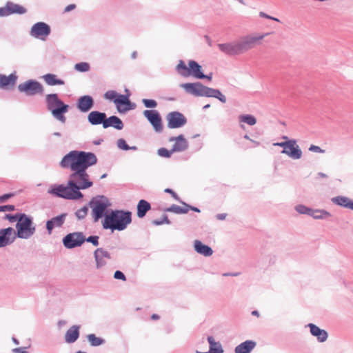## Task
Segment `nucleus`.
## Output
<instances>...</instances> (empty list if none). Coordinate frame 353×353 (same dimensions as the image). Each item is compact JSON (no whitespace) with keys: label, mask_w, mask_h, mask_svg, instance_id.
<instances>
[{"label":"nucleus","mask_w":353,"mask_h":353,"mask_svg":"<svg viewBox=\"0 0 353 353\" xmlns=\"http://www.w3.org/2000/svg\"><path fill=\"white\" fill-rule=\"evenodd\" d=\"M76 5L75 4H70L68 6L65 8L64 12H70L74 9H75Z\"/></svg>","instance_id":"nucleus-55"},{"label":"nucleus","mask_w":353,"mask_h":353,"mask_svg":"<svg viewBox=\"0 0 353 353\" xmlns=\"http://www.w3.org/2000/svg\"><path fill=\"white\" fill-rule=\"evenodd\" d=\"M252 315L257 316H259V312H258V311H256V310H254V311L252 312Z\"/></svg>","instance_id":"nucleus-64"},{"label":"nucleus","mask_w":353,"mask_h":353,"mask_svg":"<svg viewBox=\"0 0 353 353\" xmlns=\"http://www.w3.org/2000/svg\"><path fill=\"white\" fill-rule=\"evenodd\" d=\"M222 52L229 55H238L243 54L239 40L230 43H222Z\"/></svg>","instance_id":"nucleus-17"},{"label":"nucleus","mask_w":353,"mask_h":353,"mask_svg":"<svg viewBox=\"0 0 353 353\" xmlns=\"http://www.w3.org/2000/svg\"><path fill=\"white\" fill-rule=\"evenodd\" d=\"M239 274V272H235V273H224V274H222V276H238Z\"/></svg>","instance_id":"nucleus-59"},{"label":"nucleus","mask_w":353,"mask_h":353,"mask_svg":"<svg viewBox=\"0 0 353 353\" xmlns=\"http://www.w3.org/2000/svg\"><path fill=\"white\" fill-rule=\"evenodd\" d=\"M189 210H192L193 211H195V212H199L200 210L197 208H195V207H191L189 205Z\"/></svg>","instance_id":"nucleus-63"},{"label":"nucleus","mask_w":353,"mask_h":353,"mask_svg":"<svg viewBox=\"0 0 353 353\" xmlns=\"http://www.w3.org/2000/svg\"><path fill=\"white\" fill-rule=\"evenodd\" d=\"M119 94L114 90H108L104 94V98L108 100L113 101L114 103L117 99Z\"/></svg>","instance_id":"nucleus-41"},{"label":"nucleus","mask_w":353,"mask_h":353,"mask_svg":"<svg viewBox=\"0 0 353 353\" xmlns=\"http://www.w3.org/2000/svg\"><path fill=\"white\" fill-rule=\"evenodd\" d=\"M239 121L249 125H254L256 123V119L252 114H241L239 116Z\"/></svg>","instance_id":"nucleus-35"},{"label":"nucleus","mask_w":353,"mask_h":353,"mask_svg":"<svg viewBox=\"0 0 353 353\" xmlns=\"http://www.w3.org/2000/svg\"><path fill=\"white\" fill-rule=\"evenodd\" d=\"M168 211L173 212L176 214H185L189 211V205L185 204L183 207H181L173 205L168 209Z\"/></svg>","instance_id":"nucleus-36"},{"label":"nucleus","mask_w":353,"mask_h":353,"mask_svg":"<svg viewBox=\"0 0 353 353\" xmlns=\"http://www.w3.org/2000/svg\"><path fill=\"white\" fill-rule=\"evenodd\" d=\"M12 196H13V194H6L3 196H0V202H3V201H6L7 199L11 198Z\"/></svg>","instance_id":"nucleus-54"},{"label":"nucleus","mask_w":353,"mask_h":353,"mask_svg":"<svg viewBox=\"0 0 353 353\" xmlns=\"http://www.w3.org/2000/svg\"><path fill=\"white\" fill-rule=\"evenodd\" d=\"M255 346V341L248 340L238 345L235 347L234 352L235 353H250Z\"/></svg>","instance_id":"nucleus-28"},{"label":"nucleus","mask_w":353,"mask_h":353,"mask_svg":"<svg viewBox=\"0 0 353 353\" xmlns=\"http://www.w3.org/2000/svg\"><path fill=\"white\" fill-rule=\"evenodd\" d=\"M208 340L210 343V351L207 352L196 351V353H220L219 348H217V343L214 342V339L212 336H209Z\"/></svg>","instance_id":"nucleus-38"},{"label":"nucleus","mask_w":353,"mask_h":353,"mask_svg":"<svg viewBox=\"0 0 353 353\" xmlns=\"http://www.w3.org/2000/svg\"><path fill=\"white\" fill-rule=\"evenodd\" d=\"M88 208L85 206L79 209L76 212V216L79 219H82L85 217L88 214Z\"/></svg>","instance_id":"nucleus-43"},{"label":"nucleus","mask_w":353,"mask_h":353,"mask_svg":"<svg viewBox=\"0 0 353 353\" xmlns=\"http://www.w3.org/2000/svg\"><path fill=\"white\" fill-rule=\"evenodd\" d=\"M19 92L28 96L43 94L44 88L41 83L34 80H28L18 85Z\"/></svg>","instance_id":"nucleus-10"},{"label":"nucleus","mask_w":353,"mask_h":353,"mask_svg":"<svg viewBox=\"0 0 353 353\" xmlns=\"http://www.w3.org/2000/svg\"><path fill=\"white\" fill-rule=\"evenodd\" d=\"M85 238L81 232H74L67 234L63 239V243L67 248H74L81 245Z\"/></svg>","instance_id":"nucleus-11"},{"label":"nucleus","mask_w":353,"mask_h":353,"mask_svg":"<svg viewBox=\"0 0 353 353\" xmlns=\"http://www.w3.org/2000/svg\"><path fill=\"white\" fill-rule=\"evenodd\" d=\"M110 205L109 201L103 196L95 197L90 201L92 214L95 222L105 215L106 209Z\"/></svg>","instance_id":"nucleus-9"},{"label":"nucleus","mask_w":353,"mask_h":353,"mask_svg":"<svg viewBox=\"0 0 353 353\" xmlns=\"http://www.w3.org/2000/svg\"><path fill=\"white\" fill-rule=\"evenodd\" d=\"M8 12H10V14H24L26 12V9L19 4L14 3L12 2H8L6 3Z\"/></svg>","instance_id":"nucleus-33"},{"label":"nucleus","mask_w":353,"mask_h":353,"mask_svg":"<svg viewBox=\"0 0 353 353\" xmlns=\"http://www.w3.org/2000/svg\"><path fill=\"white\" fill-rule=\"evenodd\" d=\"M97 157L92 152L71 151L61 161L60 165L63 168H70L71 174L69 184L78 188V190L92 186L90 176L86 170L97 163Z\"/></svg>","instance_id":"nucleus-1"},{"label":"nucleus","mask_w":353,"mask_h":353,"mask_svg":"<svg viewBox=\"0 0 353 353\" xmlns=\"http://www.w3.org/2000/svg\"><path fill=\"white\" fill-rule=\"evenodd\" d=\"M13 352L15 353H29L28 352L23 350L22 348H14Z\"/></svg>","instance_id":"nucleus-58"},{"label":"nucleus","mask_w":353,"mask_h":353,"mask_svg":"<svg viewBox=\"0 0 353 353\" xmlns=\"http://www.w3.org/2000/svg\"><path fill=\"white\" fill-rule=\"evenodd\" d=\"M79 326L72 325L66 332L65 334V340L68 343L75 342L79 336Z\"/></svg>","instance_id":"nucleus-26"},{"label":"nucleus","mask_w":353,"mask_h":353,"mask_svg":"<svg viewBox=\"0 0 353 353\" xmlns=\"http://www.w3.org/2000/svg\"><path fill=\"white\" fill-rule=\"evenodd\" d=\"M159 318H160L158 314H152L151 316V319L152 320H158V319H159Z\"/></svg>","instance_id":"nucleus-61"},{"label":"nucleus","mask_w":353,"mask_h":353,"mask_svg":"<svg viewBox=\"0 0 353 353\" xmlns=\"http://www.w3.org/2000/svg\"><path fill=\"white\" fill-rule=\"evenodd\" d=\"M46 83L48 85H64V81L57 78V76L54 74H46L42 77Z\"/></svg>","instance_id":"nucleus-31"},{"label":"nucleus","mask_w":353,"mask_h":353,"mask_svg":"<svg viewBox=\"0 0 353 353\" xmlns=\"http://www.w3.org/2000/svg\"><path fill=\"white\" fill-rule=\"evenodd\" d=\"M87 339L92 346H99L104 342L103 339L96 336L94 334H88Z\"/></svg>","instance_id":"nucleus-37"},{"label":"nucleus","mask_w":353,"mask_h":353,"mask_svg":"<svg viewBox=\"0 0 353 353\" xmlns=\"http://www.w3.org/2000/svg\"><path fill=\"white\" fill-rule=\"evenodd\" d=\"M176 70L180 75L184 77L192 76L196 79H201L204 78H208L209 79H210V77L205 75L202 72V67L198 63L193 60H190L188 61V66L185 65L183 61H179V63L176 67Z\"/></svg>","instance_id":"nucleus-4"},{"label":"nucleus","mask_w":353,"mask_h":353,"mask_svg":"<svg viewBox=\"0 0 353 353\" xmlns=\"http://www.w3.org/2000/svg\"><path fill=\"white\" fill-rule=\"evenodd\" d=\"M48 109L52 114L59 121L64 123L65 117L63 114L67 112L69 106L64 104L58 97L57 94H49L46 97Z\"/></svg>","instance_id":"nucleus-3"},{"label":"nucleus","mask_w":353,"mask_h":353,"mask_svg":"<svg viewBox=\"0 0 353 353\" xmlns=\"http://www.w3.org/2000/svg\"><path fill=\"white\" fill-rule=\"evenodd\" d=\"M165 192H168L169 194H171L172 196L174 198V199H177V195L176 194L172 191L171 189H169V188H167L165 190Z\"/></svg>","instance_id":"nucleus-57"},{"label":"nucleus","mask_w":353,"mask_h":353,"mask_svg":"<svg viewBox=\"0 0 353 353\" xmlns=\"http://www.w3.org/2000/svg\"><path fill=\"white\" fill-rule=\"evenodd\" d=\"M103 127L104 128L113 127L117 130H121L123 128V124L119 117L116 116H111L108 119H106V117L105 118Z\"/></svg>","instance_id":"nucleus-29"},{"label":"nucleus","mask_w":353,"mask_h":353,"mask_svg":"<svg viewBox=\"0 0 353 353\" xmlns=\"http://www.w3.org/2000/svg\"><path fill=\"white\" fill-rule=\"evenodd\" d=\"M332 202L335 205L353 210V200L344 196H337L332 198Z\"/></svg>","instance_id":"nucleus-23"},{"label":"nucleus","mask_w":353,"mask_h":353,"mask_svg":"<svg viewBox=\"0 0 353 353\" xmlns=\"http://www.w3.org/2000/svg\"><path fill=\"white\" fill-rule=\"evenodd\" d=\"M290 140H288L285 142H277V143H273V145L274 146H279V147H281V148H283V150H286L288 145L290 143Z\"/></svg>","instance_id":"nucleus-49"},{"label":"nucleus","mask_w":353,"mask_h":353,"mask_svg":"<svg viewBox=\"0 0 353 353\" xmlns=\"http://www.w3.org/2000/svg\"><path fill=\"white\" fill-rule=\"evenodd\" d=\"M311 209L312 208L302 204H299L295 206L296 211L301 214H307L310 216Z\"/></svg>","instance_id":"nucleus-39"},{"label":"nucleus","mask_w":353,"mask_h":353,"mask_svg":"<svg viewBox=\"0 0 353 353\" xmlns=\"http://www.w3.org/2000/svg\"><path fill=\"white\" fill-rule=\"evenodd\" d=\"M114 278L116 279H120V280H122L123 281H126V277L124 275V274L121 272V271H116L114 274Z\"/></svg>","instance_id":"nucleus-48"},{"label":"nucleus","mask_w":353,"mask_h":353,"mask_svg":"<svg viewBox=\"0 0 353 353\" xmlns=\"http://www.w3.org/2000/svg\"><path fill=\"white\" fill-rule=\"evenodd\" d=\"M169 128H179L187 123L185 117L179 112H171L166 116Z\"/></svg>","instance_id":"nucleus-12"},{"label":"nucleus","mask_w":353,"mask_h":353,"mask_svg":"<svg viewBox=\"0 0 353 353\" xmlns=\"http://www.w3.org/2000/svg\"><path fill=\"white\" fill-rule=\"evenodd\" d=\"M309 151L316 153H324L325 150L321 149L319 146L311 145L309 148Z\"/></svg>","instance_id":"nucleus-47"},{"label":"nucleus","mask_w":353,"mask_h":353,"mask_svg":"<svg viewBox=\"0 0 353 353\" xmlns=\"http://www.w3.org/2000/svg\"><path fill=\"white\" fill-rule=\"evenodd\" d=\"M94 257L97 267V268H99L106 263L107 260L110 259V254L107 251H105L101 248H99L94 252Z\"/></svg>","instance_id":"nucleus-22"},{"label":"nucleus","mask_w":353,"mask_h":353,"mask_svg":"<svg viewBox=\"0 0 353 353\" xmlns=\"http://www.w3.org/2000/svg\"><path fill=\"white\" fill-rule=\"evenodd\" d=\"M106 114L103 112L99 111H92L89 113L88 120L92 125H99L102 123L103 125Z\"/></svg>","instance_id":"nucleus-24"},{"label":"nucleus","mask_w":353,"mask_h":353,"mask_svg":"<svg viewBox=\"0 0 353 353\" xmlns=\"http://www.w3.org/2000/svg\"><path fill=\"white\" fill-rule=\"evenodd\" d=\"M50 31V28L48 24L44 22H38L32 26L30 34L35 38L46 40Z\"/></svg>","instance_id":"nucleus-13"},{"label":"nucleus","mask_w":353,"mask_h":353,"mask_svg":"<svg viewBox=\"0 0 353 353\" xmlns=\"http://www.w3.org/2000/svg\"><path fill=\"white\" fill-rule=\"evenodd\" d=\"M21 215V214H17L15 215H6V218L10 221V222H14V221H17L18 222V220H19V216Z\"/></svg>","instance_id":"nucleus-51"},{"label":"nucleus","mask_w":353,"mask_h":353,"mask_svg":"<svg viewBox=\"0 0 353 353\" xmlns=\"http://www.w3.org/2000/svg\"><path fill=\"white\" fill-rule=\"evenodd\" d=\"M170 141H174V144L172 148V151L174 152L183 151L188 148V142L183 135L171 138Z\"/></svg>","instance_id":"nucleus-27"},{"label":"nucleus","mask_w":353,"mask_h":353,"mask_svg":"<svg viewBox=\"0 0 353 353\" xmlns=\"http://www.w3.org/2000/svg\"><path fill=\"white\" fill-rule=\"evenodd\" d=\"M94 105V100L92 97L89 95H84L81 97L77 101V108L82 112H87Z\"/></svg>","instance_id":"nucleus-18"},{"label":"nucleus","mask_w":353,"mask_h":353,"mask_svg":"<svg viewBox=\"0 0 353 353\" xmlns=\"http://www.w3.org/2000/svg\"><path fill=\"white\" fill-rule=\"evenodd\" d=\"M74 68L79 72H87L90 70V65L86 62H81L75 64Z\"/></svg>","instance_id":"nucleus-40"},{"label":"nucleus","mask_w":353,"mask_h":353,"mask_svg":"<svg viewBox=\"0 0 353 353\" xmlns=\"http://www.w3.org/2000/svg\"><path fill=\"white\" fill-rule=\"evenodd\" d=\"M250 141L253 143V146L254 147H257L260 145V143L259 141H254V140H250Z\"/></svg>","instance_id":"nucleus-62"},{"label":"nucleus","mask_w":353,"mask_h":353,"mask_svg":"<svg viewBox=\"0 0 353 353\" xmlns=\"http://www.w3.org/2000/svg\"><path fill=\"white\" fill-rule=\"evenodd\" d=\"M259 16L262 18H265L268 19H273V17L268 15V14L265 13L264 12H260Z\"/></svg>","instance_id":"nucleus-56"},{"label":"nucleus","mask_w":353,"mask_h":353,"mask_svg":"<svg viewBox=\"0 0 353 353\" xmlns=\"http://www.w3.org/2000/svg\"><path fill=\"white\" fill-rule=\"evenodd\" d=\"M180 86L184 88L187 92L194 96L214 97L221 99L219 97L221 92L219 90L205 87L199 82L183 83Z\"/></svg>","instance_id":"nucleus-7"},{"label":"nucleus","mask_w":353,"mask_h":353,"mask_svg":"<svg viewBox=\"0 0 353 353\" xmlns=\"http://www.w3.org/2000/svg\"><path fill=\"white\" fill-rule=\"evenodd\" d=\"M8 15H10V12H8L7 5L6 4L4 7L0 8V16L3 17Z\"/></svg>","instance_id":"nucleus-52"},{"label":"nucleus","mask_w":353,"mask_h":353,"mask_svg":"<svg viewBox=\"0 0 353 353\" xmlns=\"http://www.w3.org/2000/svg\"><path fill=\"white\" fill-rule=\"evenodd\" d=\"M270 33H254V34H248L241 37L239 39L240 47L242 51V53H245L256 46L260 45L261 43V41L264 39L265 37L269 35Z\"/></svg>","instance_id":"nucleus-8"},{"label":"nucleus","mask_w":353,"mask_h":353,"mask_svg":"<svg viewBox=\"0 0 353 353\" xmlns=\"http://www.w3.org/2000/svg\"><path fill=\"white\" fill-rule=\"evenodd\" d=\"M317 176L321 178H327V176L325 173H323V172H319L317 174Z\"/></svg>","instance_id":"nucleus-60"},{"label":"nucleus","mask_w":353,"mask_h":353,"mask_svg":"<svg viewBox=\"0 0 353 353\" xmlns=\"http://www.w3.org/2000/svg\"><path fill=\"white\" fill-rule=\"evenodd\" d=\"M14 210V205H6L0 206V212H5V211H13Z\"/></svg>","instance_id":"nucleus-50"},{"label":"nucleus","mask_w":353,"mask_h":353,"mask_svg":"<svg viewBox=\"0 0 353 353\" xmlns=\"http://www.w3.org/2000/svg\"><path fill=\"white\" fill-rule=\"evenodd\" d=\"M308 327L310 328L311 334L316 336L319 342H325L327 340L328 334L325 330L319 328L313 323L308 324Z\"/></svg>","instance_id":"nucleus-21"},{"label":"nucleus","mask_w":353,"mask_h":353,"mask_svg":"<svg viewBox=\"0 0 353 353\" xmlns=\"http://www.w3.org/2000/svg\"><path fill=\"white\" fill-rule=\"evenodd\" d=\"M194 246L196 252L202 255L209 256L212 254L213 252L211 248L203 244L202 242L199 240H196L194 241Z\"/></svg>","instance_id":"nucleus-30"},{"label":"nucleus","mask_w":353,"mask_h":353,"mask_svg":"<svg viewBox=\"0 0 353 353\" xmlns=\"http://www.w3.org/2000/svg\"><path fill=\"white\" fill-rule=\"evenodd\" d=\"M151 208L150 204L145 200L141 199L137 205V216L139 218L143 217L147 212Z\"/></svg>","instance_id":"nucleus-32"},{"label":"nucleus","mask_w":353,"mask_h":353,"mask_svg":"<svg viewBox=\"0 0 353 353\" xmlns=\"http://www.w3.org/2000/svg\"><path fill=\"white\" fill-rule=\"evenodd\" d=\"M17 76L11 74L8 76L0 74V88L9 89L13 88L16 83Z\"/></svg>","instance_id":"nucleus-19"},{"label":"nucleus","mask_w":353,"mask_h":353,"mask_svg":"<svg viewBox=\"0 0 353 353\" xmlns=\"http://www.w3.org/2000/svg\"><path fill=\"white\" fill-rule=\"evenodd\" d=\"M51 194L67 199H79L83 197L82 193L78 190V188L71 185L68 182L67 185H55L48 191Z\"/></svg>","instance_id":"nucleus-6"},{"label":"nucleus","mask_w":353,"mask_h":353,"mask_svg":"<svg viewBox=\"0 0 353 353\" xmlns=\"http://www.w3.org/2000/svg\"><path fill=\"white\" fill-rule=\"evenodd\" d=\"M143 115L148 119L156 132H161L163 130L162 119L157 111L147 110L143 112Z\"/></svg>","instance_id":"nucleus-14"},{"label":"nucleus","mask_w":353,"mask_h":353,"mask_svg":"<svg viewBox=\"0 0 353 353\" xmlns=\"http://www.w3.org/2000/svg\"><path fill=\"white\" fill-rule=\"evenodd\" d=\"M290 143L288 145L286 150H283L281 153L287 154L292 159H299L302 157V151L296 144V141L290 139Z\"/></svg>","instance_id":"nucleus-16"},{"label":"nucleus","mask_w":353,"mask_h":353,"mask_svg":"<svg viewBox=\"0 0 353 353\" xmlns=\"http://www.w3.org/2000/svg\"><path fill=\"white\" fill-rule=\"evenodd\" d=\"M65 214H61L59 216L53 217L50 220H48L46 222V229L48 230V233L49 234H52V230L54 228H59L61 227L65 221Z\"/></svg>","instance_id":"nucleus-20"},{"label":"nucleus","mask_w":353,"mask_h":353,"mask_svg":"<svg viewBox=\"0 0 353 353\" xmlns=\"http://www.w3.org/2000/svg\"><path fill=\"white\" fill-rule=\"evenodd\" d=\"M132 221L130 212L123 210H112L110 214H105L103 222L105 229L121 231L125 230Z\"/></svg>","instance_id":"nucleus-2"},{"label":"nucleus","mask_w":353,"mask_h":353,"mask_svg":"<svg viewBox=\"0 0 353 353\" xmlns=\"http://www.w3.org/2000/svg\"><path fill=\"white\" fill-rule=\"evenodd\" d=\"M174 151L167 150L166 148H162L158 150V154L163 157L168 158L171 156Z\"/></svg>","instance_id":"nucleus-44"},{"label":"nucleus","mask_w":353,"mask_h":353,"mask_svg":"<svg viewBox=\"0 0 353 353\" xmlns=\"http://www.w3.org/2000/svg\"><path fill=\"white\" fill-rule=\"evenodd\" d=\"M163 223H169V221L167 216H164L161 221H153V223L157 225H161Z\"/></svg>","instance_id":"nucleus-53"},{"label":"nucleus","mask_w":353,"mask_h":353,"mask_svg":"<svg viewBox=\"0 0 353 353\" xmlns=\"http://www.w3.org/2000/svg\"><path fill=\"white\" fill-rule=\"evenodd\" d=\"M16 237V231L11 227L0 230V248L10 245Z\"/></svg>","instance_id":"nucleus-15"},{"label":"nucleus","mask_w":353,"mask_h":353,"mask_svg":"<svg viewBox=\"0 0 353 353\" xmlns=\"http://www.w3.org/2000/svg\"><path fill=\"white\" fill-rule=\"evenodd\" d=\"M85 241L92 243L94 245L97 246L99 245V236H90Z\"/></svg>","instance_id":"nucleus-46"},{"label":"nucleus","mask_w":353,"mask_h":353,"mask_svg":"<svg viewBox=\"0 0 353 353\" xmlns=\"http://www.w3.org/2000/svg\"><path fill=\"white\" fill-rule=\"evenodd\" d=\"M117 146L120 148V149H122V150H130V149H132V150H135L136 149V147H131L130 148L128 144L126 143L125 141L123 139H119L118 141H117Z\"/></svg>","instance_id":"nucleus-42"},{"label":"nucleus","mask_w":353,"mask_h":353,"mask_svg":"<svg viewBox=\"0 0 353 353\" xmlns=\"http://www.w3.org/2000/svg\"><path fill=\"white\" fill-rule=\"evenodd\" d=\"M16 236L26 239L34 234L36 228L30 217L25 214H21L16 224Z\"/></svg>","instance_id":"nucleus-5"},{"label":"nucleus","mask_w":353,"mask_h":353,"mask_svg":"<svg viewBox=\"0 0 353 353\" xmlns=\"http://www.w3.org/2000/svg\"><path fill=\"white\" fill-rule=\"evenodd\" d=\"M310 216L314 219H325L331 216V214L325 210L311 209Z\"/></svg>","instance_id":"nucleus-34"},{"label":"nucleus","mask_w":353,"mask_h":353,"mask_svg":"<svg viewBox=\"0 0 353 353\" xmlns=\"http://www.w3.org/2000/svg\"><path fill=\"white\" fill-rule=\"evenodd\" d=\"M143 103L146 108H155L157 105V103L153 99H143Z\"/></svg>","instance_id":"nucleus-45"},{"label":"nucleus","mask_w":353,"mask_h":353,"mask_svg":"<svg viewBox=\"0 0 353 353\" xmlns=\"http://www.w3.org/2000/svg\"><path fill=\"white\" fill-rule=\"evenodd\" d=\"M114 103L119 112H125L130 109V100L126 95L119 94Z\"/></svg>","instance_id":"nucleus-25"}]
</instances>
